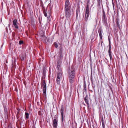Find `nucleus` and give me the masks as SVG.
Masks as SVG:
<instances>
[{
	"label": "nucleus",
	"instance_id": "obj_6",
	"mask_svg": "<svg viewBox=\"0 0 128 128\" xmlns=\"http://www.w3.org/2000/svg\"><path fill=\"white\" fill-rule=\"evenodd\" d=\"M62 56H58V60L57 68H60V63L62 61Z\"/></svg>",
	"mask_w": 128,
	"mask_h": 128
},
{
	"label": "nucleus",
	"instance_id": "obj_10",
	"mask_svg": "<svg viewBox=\"0 0 128 128\" xmlns=\"http://www.w3.org/2000/svg\"><path fill=\"white\" fill-rule=\"evenodd\" d=\"M88 96L87 95H86V97L84 98V100L85 101L86 103L87 104V107L88 108H89V104L88 102Z\"/></svg>",
	"mask_w": 128,
	"mask_h": 128
},
{
	"label": "nucleus",
	"instance_id": "obj_9",
	"mask_svg": "<svg viewBox=\"0 0 128 128\" xmlns=\"http://www.w3.org/2000/svg\"><path fill=\"white\" fill-rule=\"evenodd\" d=\"M89 15V14L85 13V17L84 18V24H86V22L88 20Z\"/></svg>",
	"mask_w": 128,
	"mask_h": 128
},
{
	"label": "nucleus",
	"instance_id": "obj_35",
	"mask_svg": "<svg viewBox=\"0 0 128 128\" xmlns=\"http://www.w3.org/2000/svg\"><path fill=\"white\" fill-rule=\"evenodd\" d=\"M15 34L14 32H12V36L13 38H14L15 37Z\"/></svg>",
	"mask_w": 128,
	"mask_h": 128
},
{
	"label": "nucleus",
	"instance_id": "obj_4",
	"mask_svg": "<svg viewBox=\"0 0 128 128\" xmlns=\"http://www.w3.org/2000/svg\"><path fill=\"white\" fill-rule=\"evenodd\" d=\"M102 22L104 24L106 25L107 24V19L106 16L105 14V12L103 9L102 10Z\"/></svg>",
	"mask_w": 128,
	"mask_h": 128
},
{
	"label": "nucleus",
	"instance_id": "obj_43",
	"mask_svg": "<svg viewBox=\"0 0 128 128\" xmlns=\"http://www.w3.org/2000/svg\"><path fill=\"white\" fill-rule=\"evenodd\" d=\"M86 8H89V5L87 4Z\"/></svg>",
	"mask_w": 128,
	"mask_h": 128
},
{
	"label": "nucleus",
	"instance_id": "obj_49",
	"mask_svg": "<svg viewBox=\"0 0 128 128\" xmlns=\"http://www.w3.org/2000/svg\"><path fill=\"white\" fill-rule=\"evenodd\" d=\"M110 89H111V90H112V92H113L112 90V88H110Z\"/></svg>",
	"mask_w": 128,
	"mask_h": 128
},
{
	"label": "nucleus",
	"instance_id": "obj_31",
	"mask_svg": "<svg viewBox=\"0 0 128 128\" xmlns=\"http://www.w3.org/2000/svg\"><path fill=\"white\" fill-rule=\"evenodd\" d=\"M97 2H98V4L97 5L98 6H100V0H97Z\"/></svg>",
	"mask_w": 128,
	"mask_h": 128
},
{
	"label": "nucleus",
	"instance_id": "obj_13",
	"mask_svg": "<svg viewBox=\"0 0 128 128\" xmlns=\"http://www.w3.org/2000/svg\"><path fill=\"white\" fill-rule=\"evenodd\" d=\"M3 107L4 110V114L5 116H6L7 115L8 113L7 108L6 107V105H3Z\"/></svg>",
	"mask_w": 128,
	"mask_h": 128
},
{
	"label": "nucleus",
	"instance_id": "obj_53",
	"mask_svg": "<svg viewBox=\"0 0 128 128\" xmlns=\"http://www.w3.org/2000/svg\"><path fill=\"white\" fill-rule=\"evenodd\" d=\"M117 8H118V6H117Z\"/></svg>",
	"mask_w": 128,
	"mask_h": 128
},
{
	"label": "nucleus",
	"instance_id": "obj_14",
	"mask_svg": "<svg viewBox=\"0 0 128 128\" xmlns=\"http://www.w3.org/2000/svg\"><path fill=\"white\" fill-rule=\"evenodd\" d=\"M60 51L59 54L60 56H61L63 52V48L62 46H60Z\"/></svg>",
	"mask_w": 128,
	"mask_h": 128
},
{
	"label": "nucleus",
	"instance_id": "obj_45",
	"mask_svg": "<svg viewBox=\"0 0 128 128\" xmlns=\"http://www.w3.org/2000/svg\"><path fill=\"white\" fill-rule=\"evenodd\" d=\"M112 56H109V57L110 58V60H112Z\"/></svg>",
	"mask_w": 128,
	"mask_h": 128
},
{
	"label": "nucleus",
	"instance_id": "obj_30",
	"mask_svg": "<svg viewBox=\"0 0 128 128\" xmlns=\"http://www.w3.org/2000/svg\"><path fill=\"white\" fill-rule=\"evenodd\" d=\"M19 59H20L22 61L24 60V56H19V58H18Z\"/></svg>",
	"mask_w": 128,
	"mask_h": 128
},
{
	"label": "nucleus",
	"instance_id": "obj_29",
	"mask_svg": "<svg viewBox=\"0 0 128 128\" xmlns=\"http://www.w3.org/2000/svg\"><path fill=\"white\" fill-rule=\"evenodd\" d=\"M17 22V21L16 20H14L13 21V25L16 24Z\"/></svg>",
	"mask_w": 128,
	"mask_h": 128
},
{
	"label": "nucleus",
	"instance_id": "obj_48",
	"mask_svg": "<svg viewBox=\"0 0 128 128\" xmlns=\"http://www.w3.org/2000/svg\"><path fill=\"white\" fill-rule=\"evenodd\" d=\"M42 80L43 79V77L42 76Z\"/></svg>",
	"mask_w": 128,
	"mask_h": 128
},
{
	"label": "nucleus",
	"instance_id": "obj_21",
	"mask_svg": "<svg viewBox=\"0 0 128 128\" xmlns=\"http://www.w3.org/2000/svg\"><path fill=\"white\" fill-rule=\"evenodd\" d=\"M29 114L28 113L26 112L25 114V118L26 119H28L29 118Z\"/></svg>",
	"mask_w": 128,
	"mask_h": 128
},
{
	"label": "nucleus",
	"instance_id": "obj_23",
	"mask_svg": "<svg viewBox=\"0 0 128 128\" xmlns=\"http://www.w3.org/2000/svg\"><path fill=\"white\" fill-rule=\"evenodd\" d=\"M43 92V95L44 96V97L45 99H46V91H45V92L44 91Z\"/></svg>",
	"mask_w": 128,
	"mask_h": 128
},
{
	"label": "nucleus",
	"instance_id": "obj_47",
	"mask_svg": "<svg viewBox=\"0 0 128 128\" xmlns=\"http://www.w3.org/2000/svg\"><path fill=\"white\" fill-rule=\"evenodd\" d=\"M11 128V126H8V128Z\"/></svg>",
	"mask_w": 128,
	"mask_h": 128
},
{
	"label": "nucleus",
	"instance_id": "obj_19",
	"mask_svg": "<svg viewBox=\"0 0 128 128\" xmlns=\"http://www.w3.org/2000/svg\"><path fill=\"white\" fill-rule=\"evenodd\" d=\"M111 46H109V50L108 51V54L109 56H112L111 54Z\"/></svg>",
	"mask_w": 128,
	"mask_h": 128
},
{
	"label": "nucleus",
	"instance_id": "obj_2",
	"mask_svg": "<svg viewBox=\"0 0 128 128\" xmlns=\"http://www.w3.org/2000/svg\"><path fill=\"white\" fill-rule=\"evenodd\" d=\"M69 78H74L75 76V72L72 68L69 70L68 72Z\"/></svg>",
	"mask_w": 128,
	"mask_h": 128
},
{
	"label": "nucleus",
	"instance_id": "obj_17",
	"mask_svg": "<svg viewBox=\"0 0 128 128\" xmlns=\"http://www.w3.org/2000/svg\"><path fill=\"white\" fill-rule=\"evenodd\" d=\"M80 13V10L79 8H78L76 10V18H78V14Z\"/></svg>",
	"mask_w": 128,
	"mask_h": 128
},
{
	"label": "nucleus",
	"instance_id": "obj_15",
	"mask_svg": "<svg viewBox=\"0 0 128 128\" xmlns=\"http://www.w3.org/2000/svg\"><path fill=\"white\" fill-rule=\"evenodd\" d=\"M42 10L44 16L47 17V15L46 13V11L45 10V8L42 9Z\"/></svg>",
	"mask_w": 128,
	"mask_h": 128
},
{
	"label": "nucleus",
	"instance_id": "obj_5",
	"mask_svg": "<svg viewBox=\"0 0 128 128\" xmlns=\"http://www.w3.org/2000/svg\"><path fill=\"white\" fill-rule=\"evenodd\" d=\"M64 108L63 105H61L60 106V112L61 116V119L62 122H63L64 118Z\"/></svg>",
	"mask_w": 128,
	"mask_h": 128
},
{
	"label": "nucleus",
	"instance_id": "obj_37",
	"mask_svg": "<svg viewBox=\"0 0 128 128\" xmlns=\"http://www.w3.org/2000/svg\"><path fill=\"white\" fill-rule=\"evenodd\" d=\"M14 27L16 29H18V25L17 24H14Z\"/></svg>",
	"mask_w": 128,
	"mask_h": 128
},
{
	"label": "nucleus",
	"instance_id": "obj_34",
	"mask_svg": "<svg viewBox=\"0 0 128 128\" xmlns=\"http://www.w3.org/2000/svg\"><path fill=\"white\" fill-rule=\"evenodd\" d=\"M108 40L109 41V46H111L110 40L109 37L108 38Z\"/></svg>",
	"mask_w": 128,
	"mask_h": 128
},
{
	"label": "nucleus",
	"instance_id": "obj_39",
	"mask_svg": "<svg viewBox=\"0 0 128 128\" xmlns=\"http://www.w3.org/2000/svg\"><path fill=\"white\" fill-rule=\"evenodd\" d=\"M38 114L39 115H42V112L41 111H39L38 112Z\"/></svg>",
	"mask_w": 128,
	"mask_h": 128
},
{
	"label": "nucleus",
	"instance_id": "obj_8",
	"mask_svg": "<svg viewBox=\"0 0 128 128\" xmlns=\"http://www.w3.org/2000/svg\"><path fill=\"white\" fill-rule=\"evenodd\" d=\"M58 70L57 74V78H59L60 79H62V74L60 72L62 70L60 68H58Z\"/></svg>",
	"mask_w": 128,
	"mask_h": 128
},
{
	"label": "nucleus",
	"instance_id": "obj_24",
	"mask_svg": "<svg viewBox=\"0 0 128 128\" xmlns=\"http://www.w3.org/2000/svg\"><path fill=\"white\" fill-rule=\"evenodd\" d=\"M101 121H102V126L103 128H105V125L104 123V120H103V118H102L101 119Z\"/></svg>",
	"mask_w": 128,
	"mask_h": 128
},
{
	"label": "nucleus",
	"instance_id": "obj_50",
	"mask_svg": "<svg viewBox=\"0 0 128 128\" xmlns=\"http://www.w3.org/2000/svg\"><path fill=\"white\" fill-rule=\"evenodd\" d=\"M44 39H46V38L45 37H44Z\"/></svg>",
	"mask_w": 128,
	"mask_h": 128
},
{
	"label": "nucleus",
	"instance_id": "obj_1",
	"mask_svg": "<svg viewBox=\"0 0 128 128\" xmlns=\"http://www.w3.org/2000/svg\"><path fill=\"white\" fill-rule=\"evenodd\" d=\"M72 10L71 5L68 0H66L64 10Z\"/></svg>",
	"mask_w": 128,
	"mask_h": 128
},
{
	"label": "nucleus",
	"instance_id": "obj_28",
	"mask_svg": "<svg viewBox=\"0 0 128 128\" xmlns=\"http://www.w3.org/2000/svg\"><path fill=\"white\" fill-rule=\"evenodd\" d=\"M116 24L117 26L118 27L120 26L119 20L117 19H116Z\"/></svg>",
	"mask_w": 128,
	"mask_h": 128
},
{
	"label": "nucleus",
	"instance_id": "obj_52",
	"mask_svg": "<svg viewBox=\"0 0 128 128\" xmlns=\"http://www.w3.org/2000/svg\"><path fill=\"white\" fill-rule=\"evenodd\" d=\"M6 63H8V62H7V61H6Z\"/></svg>",
	"mask_w": 128,
	"mask_h": 128
},
{
	"label": "nucleus",
	"instance_id": "obj_36",
	"mask_svg": "<svg viewBox=\"0 0 128 128\" xmlns=\"http://www.w3.org/2000/svg\"><path fill=\"white\" fill-rule=\"evenodd\" d=\"M38 19L39 22L41 21L42 20V17H41V18H40V16L38 17Z\"/></svg>",
	"mask_w": 128,
	"mask_h": 128
},
{
	"label": "nucleus",
	"instance_id": "obj_27",
	"mask_svg": "<svg viewBox=\"0 0 128 128\" xmlns=\"http://www.w3.org/2000/svg\"><path fill=\"white\" fill-rule=\"evenodd\" d=\"M91 82L92 84V86L93 88H94L95 86V84L94 83L93 80L91 81Z\"/></svg>",
	"mask_w": 128,
	"mask_h": 128
},
{
	"label": "nucleus",
	"instance_id": "obj_11",
	"mask_svg": "<svg viewBox=\"0 0 128 128\" xmlns=\"http://www.w3.org/2000/svg\"><path fill=\"white\" fill-rule=\"evenodd\" d=\"M53 128H57V121L56 119H54L53 121Z\"/></svg>",
	"mask_w": 128,
	"mask_h": 128
},
{
	"label": "nucleus",
	"instance_id": "obj_44",
	"mask_svg": "<svg viewBox=\"0 0 128 128\" xmlns=\"http://www.w3.org/2000/svg\"><path fill=\"white\" fill-rule=\"evenodd\" d=\"M39 22V23H40V24L41 25H42L41 21H40V22Z\"/></svg>",
	"mask_w": 128,
	"mask_h": 128
},
{
	"label": "nucleus",
	"instance_id": "obj_22",
	"mask_svg": "<svg viewBox=\"0 0 128 128\" xmlns=\"http://www.w3.org/2000/svg\"><path fill=\"white\" fill-rule=\"evenodd\" d=\"M69 82L70 84H72L73 83L74 81V78H69Z\"/></svg>",
	"mask_w": 128,
	"mask_h": 128
},
{
	"label": "nucleus",
	"instance_id": "obj_42",
	"mask_svg": "<svg viewBox=\"0 0 128 128\" xmlns=\"http://www.w3.org/2000/svg\"><path fill=\"white\" fill-rule=\"evenodd\" d=\"M42 74L43 76H45V73H44V70H43Z\"/></svg>",
	"mask_w": 128,
	"mask_h": 128
},
{
	"label": "nucleus",
	"instance_id": "obj_41",
	"mask_svg": "<svg viewBox=\"0 0 128 128\" xmlns=\"http://www.w3.org/2000/svg\"><path fill=\"white\" fill-rule=\"evenodd\" d=\"M100 40L101 42V46H102V43H103V41L102 40Z\"/></svg>",
	"mask_w": 128,
	"mask_h": 128
},
{
	"label": "nucleus",
	"instance_id": "obj_40",
	"mask_svg": "<svg viewBox=\"0 0 128 128\" xmlns=\"http://www.w3.org/2000/svg\"><path fill=\"white\" fill-rule=\"evenodd\" d=\"M90 80H91V81L93 80L92 77V73L91 74V76H90Z\"/></svg>",
	"mask_w": 128,
	"mask_h": 128
},
{
	"label": "nucleus",
	"instance_id": "obj_33",
	"mask_svg": "<svg viewBox=\"0 0 128 128\" xmlns=\"http://www.w3.org/2000/svg\"><path fill=\"white\" fill-rule=\"evenodd\" d=\"M24 43V42L22 40H20L19 41V44L21 45Z\"/></svg>",
	"mask_w": 128,
	"mask_h": 128
},
{
	"label": "nucleus",
	"instance_id": "obj_38",
	"mask_svg": "<svg viewBox=\"0 0 128 128\" xmlns=\"http://www.w3.org/2000/svg\"><path fill=\"white\" fill-rule=\"evenodd\" d=\"M90 0H88L86 4L89 5L90 4Z\"/></svg>",
	"mask_w": 128,
	"mask_h": 128
},
{
	"label": "nucleus",
	"instance_id": "obj_32",
	"mask_svg": "<svg viewBox=\"0 0 128 128\" xmlns=\"http://www.w3.org/2000/svg\"><path fill=\"white\" fill-rule=\"evenodd\" d=\"M54 45L56 48H57L58 47V45L57 43L56 42H54Z\"/></svg>",
	"mask_w": 128,
	"mask_h": 128
},
{
	"label": "nucleus",
	"instance_id": "obj_18",
	"mask_svg": "<svg viewBox=\"0 0 128 128\" xmlns=\"http://www.w3.org/2000/svg\"><path fill=\"white\" fill-rule=\"evenodd\" d=\"M40 6L41 8H42V9L45 8L44 5L43 3L41 0V1L40 3Z\"/></svg>",
	"mask_w": 128,
	"mask_h": 128
},
{
	"label": "nucleus",
	"instance_id": "obj_51",
	"mask_svg": "<svg viewBox=\"0 0 128 128\" xmlns=\"http://www.w3.org/2000/svg\"><path fill=\"white\" fill-rule=\"evenodd\" d=\"M16 57H17V56H16ZM17 58H18V56H17Z\"/></svg>",
	"mask_w": 128,
	"mask_h": 128
},
{
	"label": "nucleus",
	"instance_id": "obj_12",
	"mask_svg": "<svg viewBox=\"0 0 128 128\" xmlns=\"http://www.w3.org/2000/svg\"><path fill=\"white\" fill-rule=\"evenodd\" d=\"M102 30L101 28H100L98 30V32L100 37V40H102Z\"/></svg>",
	"mask_w": 128,
	"mask_h": 128
},
{
	"label": "nucleus",
	"instance_id": "obj_20",
	"mask_svg": "<svg viewBox=\"0 0 128 128\" xmlns=\"http://www.w3.org/2000/svg\"><path fill=\"white\" fill-rule=\"evenodd\" d=\"M84 92H86V85L85 82H84Z\"/></svg>",
	"mask_w": 128,
	"mask_h": 128
},
{
	"label": "nucleus",
	"instance_id": "obj_3",
	"mask_svg": "<svg viewBox=\"0 0 128 128\" xmlns=\"http://www.w3.org/2000/svg\"><path fill=\"white\" fill-rule=\"evenodd\" d=\"M72 10H64L65 15L66 18H69L72 15Z\"/></svg>",
	"mask_w": 128,
	"mask_h": 128
},
{
	"label": "nucleus",
	"instance_id": "obj_25",
	"mask_svg": "<svg viewBox=\"0 0 128 128\" xmlns=\"http://www.w3.org/2000/svg\"><path fill=\"white\" fill-rule=\"evenodd\" d=\"M60 79H61L59 78H57L56 80L57 83L58 84H60Z\"/></svg>",
	"mask_w": 128,
	"mask_h": 128
},
{
	"label": "nucleus",
	"instance_id": "obj_16",
	"mask_svg": "<svg viewBox=\"0 0 128 128\" xmlns=\"http://www.w3.org/2000/svg\"><path fill=\"white\" fill-rule=\"evenodd\" d=\"M50 14H49L48 15V16L47 17V22L48 23L50 22V20H51V19H50Z\"/></svg>",
	"mask_w": 128,
	"mask_h": 128
},
{
	"label": "nucleus",
	"instance_id": "obj_26",
	"mask_svg": "<svg viewBox=\"0 0 128 128\" xmlns=\"http://www.w3.org/2000/svg\"><path fill=\"white\" fill-rule=\"evenodd\" d=\"M89 8H86L85 10V13L89 14Z\"/></svg>",
	"mask_w": 128,
	"mask_h": 128
},
{
	"label": "nucleus",
	"instance_id": "obj_7",
	"mask_svg": "<svg viewBox=\"0 0 128 128\" xmlns=\"http://www.w3.org/2000/svg\"><path fill=\"white\" fill-rule=\"evenodd\" d=\"M42 86L43 87V92L46 91V84L44 80H42Z\"/></svg>",
	"mask_w": 128,
	"mask_h": 128
},
{
	"label": "nucleus",
	"instance_id": "obj_54",
	"mask_svg": "<svg viewBox=\"0 0 128 128\" xmlns=\"http://www.w3.org/2000/svg\"><path fill=\"white\" fill-rule=\"evenodd\" d=\"M90 59H91V58H90L91 56H90Z\"/></svg>",
	"mask_w": 128,
	"mask_h": 128
},
{
	"label": "nucleus",
	"instance_id": "obj_46",
	"mask_svg": "<svg viewBox=\"0 0 128 128\" xmlns=\"http://www.w3.org/2000/svg\"><path fill=\"white\" fill-rule=\"evenodd\" d=\"M56 117H57V116L56 115H55V116L54 117V118H56Z\"/></svg>",
	"mask_w": 128,
	"mask_h": 128
}]
</instances>
